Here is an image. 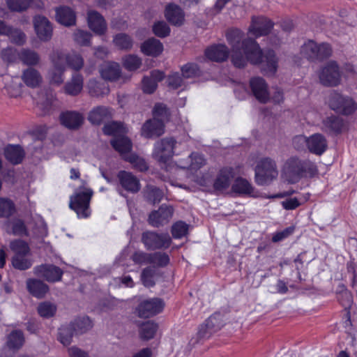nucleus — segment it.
<instances>
[{"instance_id":"f3484780","label":"nucleus","mask_w":357,"mask_h":357,"mask_svg":"<svg viewBox=\"0 0 357 357\" xmlns=\"http://www.w3.org/2000/svg\"><path fill=\"white\" fill-rule=\"evenodd\" d=\"M36 33L40 40L48 41L52 36V26L49 20L40 15L33 20Z\"/></svg>"},{"instance_id":"473e14b6","label":"nucleus","mask_w":357,"mask_h":357,"mask_svg":"<svg viewBox=\"0 0 357 357\" xmlns=\"http://www.w3.org/2000/svg\"><path fill=\"white\" fill-rule=\"evenodd\" d=\"M111 144L114 149L117 151L124 158V155H128L129 152L132 149V143L130 140L124 136V135H119L114 137Z\"/></svg>"},{"instance_id":"ea45409f","label":"nucleus","mask_w":357,"mask_h":357,"mask_svg":"<svg viewBox=\"0 0 357 357\" xmlns=\"http://www.w3.org/2000/svg\"><path fill=\"white\" fill-rule=\"evenodd\" d=\"M68 54H66L62 50H54L50 56L49 59L52 63V67L66 68Z\"/></svg>"},{"instance_id":"1a4fd4ad","label":"nucleus","mask_w":357,"mask_h":357,"mask_svg":"<svg viewBox=\"0 0 357 357\" xmlns=\"http://www.w3.org/2000/svg\"><path fill=\"white\" fill-rule=\"evenodd\" d=\"M142 241L147 250H155L168 248L172 243V238L167 233L145 231L142 234Z\"/></svg>"},{"instance_id":"37998d69","label":"nucleus","mask_w":357,"mask_h":357,"mask_svg":"<svg viewBox=\"0 0 357 357\" xmlns=\"http://www.w3.org/2000/svg\"><path fill=\"white\" fill-rule=\"evenodd\" d=\"M157 276L158 273L154 267H146L142 272L141 280L145 287H151L155 285Z\"/></svg>"},{"instance_id":"a878e982","label":"nucleus","mask_w":357,"mask_h":357,"mask_svg":"<svg viewBox=\"0 0 357 357\" xmlns=\"http://www.w3.org/2000/svg\"><path fill=\"white\" fill-rule=\"evenodd\" d=\"M229 52L225 45H213L205 51V56L213 61H223L228 57Z\"/></svg>"},{"instance_id":"680f3d73","label":"nucleus","mask_w":357,"mask_h":357,"mask_svg":"<svg viewBox=\"0 0 357 357\" xmlns=\"http://www.w3.org/2000/svg\"><path fill=\"white\" fill-rule=\"evenodd\" d=\"M54 99V96L52 93L48 94L47 92L42 91L38 94V99L36 100V103L41 108L47 110L52 104Z\"/></svg>"},{"instance_id":"c03bdc74","label":"nucleus","mask_w":357,"mask_h":357,"mask_svg":"<svg viewBox=\"0 0 357 357\" xmlns=\"http://www.w3.org/2000/svg\"><path fill=\"white\" fill-rule=\"evenodd\" d=\"M72 325L74 327L75 335L83 334L90 330L92 326V321L88 317H79L75 320Z\"/></svg>"},{"instance_id":"49530a36","label":"nucleus","mask_w":357,"mask_h":357,"mask_svg":"<svg viewBox=\"0 0 357 357\" xmlns=\"http://www.w3.org/2000/svg\"><path fill=\"white\" fill-rule=\"evenodd\" d=\"M144 197L149 202L155 204L161 201L163 192L154 185H147L144 189Z\"/></svg>"},{"instance_id":"de8ad7c7","label":"nucleus","mask_w":357,"mask_h":357,"mask_svg":"<svg viewBox=\"0 0 357 357\" xmlns=\"http://www.w3.org/2000/svg\"><path fill=\"white\" fill-rule=\"evenodd\" d=\"M126 128L120 122L113 121L103 127V132L107 135H113L114 137L126 133Z\"/></svg>"},{"instance_id":"a211bd4d","label":"nucleus","mask_w":357,"mask_h":357,"mask_svg":"<svg viewBox=\"0 0 357 357\" xmlns=\"http://www.w3.org/2000/svg\"><path fill=\"white\" fill-rule=\"evenodd\" d=\"M250 86L253 95L260 102L266 103L270 100L268 86L263 78L259 77L252 78Z\"/></svg>"},{"instance_id":"a18cd8bd","label":"nucleus","mask_w":357,"mask_h":357,"mask_svg":"<svg viewBox=\"0 0 357 357\" xmlns=\"http://www.w3.org/2000/svg\"><path fill=\"white\" fill-rule=\"evenodd\" d=\"M158 330V325L153 321H146L139 329L140 337L144 340L152 339Z\"/></svg>"},{"instance_id":"6e6d98bb","label":"nucleus","mask_w":357,"mask_h":357,"mask_svg":"<svg viewBox=\"0 0 357 357\" xmlns=\"http://www.w3.org/2000/svg\"><path fill=\"white\" fill-rule=\"evenodd\" d=\"M169 263V257L165 252H156L151 254L150 264L164 267Z\"/></svg>"},{"instance_id":"c9c22d12","label":"nucleus","mask_w":357,"mask_h":357,"mask_svg":"<svg viewBox=\"0 0 357 357\" xmlns=\"http://www.w3.org/2000/svg\"><path fill=\"white\" fill-rule=\"evenodd\" d=\"M84 79L80 74H75L64 86L65 92L70 96L79 94L83 88Z\"/></svg>"},{"instance_id":"e2e57ef3","label":"nucleus","mask_w":357,"mask_h":357,"mask_svg":"<svg viewBox=\"0 0 357 357\" xmlns=\"http://www.w3.org/2000/svg\"><path fill=\"white\" fill-rule=\"evenodd\" d=\"M153 118L156 120L162 121L163 123L167 120L169 113L167 107L162 103H158L155 105L153 111Z\"/></svg>"},{"instance_id":"2eb2a0df","label":"nucleus","mask_w":357,"mask_h":357,"mask_svg":"<svg viewBox=\"0 0 357 357\" xmlns=\"http://www.w3.org/2000/svg\"><path fill=\"white\" fill-rule=\"evenodd\" d=\"M174 209L170 206L162 205L158 211L152 212L149 218L150 225L158 227L167 223L172 218Z\"/></svg>"},{"instance_id":"13d9d810","label":"nucleus","mask_w":357,"mask_h":357,"mask_svg":"<svg viewBox=\"0 0 357 357\" xmlns=\"http://www.w3.org/2000/svg\"><path fill=\"white\" fill-rule=\"evenodd\" d=\"M7 36L12 43L18 45H22L26 42V35L18 29L10 27Z\"/></svg>"},{"instance_id":"3c124183","label":"nucleus","mask_w":357,"mask_h":357,"mask_svg":"<svg viewBox=\"0 0 357 357\" xmlns=\"http://www.w3.org/2000/svg\"><path fill=\"white\" fill-rule=\"evenodd\" d=\"M15 210V204L10 199L0 197V218L10 217Z\"/></svg>"},{"instance_id":"4d7b16f0","label":"nucleus","mask_w":357,"mask_h":357,"mask_svg":"<svg viewBox=\"0 0 357 357\" xmlns=\"http://www.w3.org/2000/svg\"><path fill=\"white\" fill-rule=\"evenodd\" d=\"M31 0H7L8 8L15 12H22L26 10L31 3Z\"/></svg>"},{"instance_id":"774afa93","label":"nucleus","mask_w":357,"mask_h":357,"mask_svg":"<svg viewBox=\"0 0 357 357\" xmlns=\"http://www.w3.org/2000/svg\"><path fill=\"white\" fill-rule=\"evenodd\" d=\"M5 89L10 97H17L21 93V84L19 82L17 78H13L11 79V84H6Z\"/></svg>"},{"instance_id":"f704fd0d","label":"nucleus","mask_w":357,"mask_h":357,"mask_svg":"<svg viewBox=\"0 0 357 357\" xmlns=\"http://www.w3.org/2000/svg\"><path fill=\"white\" fill-rule=\"evenodd\" d=\"M89 93L93 97H101L109 93L108 85L103 82L91 79L87 84Z\"/></svg>"},{"instance_id":"603ef678","label":"nucleus","mask_w":357,"mask_h":357,"mask_svg":"<svg viewBox=\"0 0 357 357\" xmlns=\"http://www.w3.org/2000/svg\"><path fill=\"white\" fill-rule=\"evenodd\" d=\"M56 312V305L48 301L43 302L38 306V312L43 318H50L55 314Z\"/></svg>"},{"instance_id":"bf43d9fd","label":"nucleus","mask_w":357,"mask_h":357,"mask_svg":"<svg viewBox=\"0 0 357 357\" xmlns=\"http://www.w3.org/2000/svg\"><path fill=\"white\" fill-rule=\"evenodd\" d=\"M188 225L182 221L174 223L172 227V234L174 238H181L188 234Z\"/></svg>"},{"instance_id":"b1692460","label":"nucleus","mask_w":357,"mask_h":357,"mask_svg":"<svg viewBox=\"0 0 357 357\" xmlns=\"http://www.w3.org/2000/svg\"><path fill=\"white\" fill-rule=\"evenodd\" d=\"M60 120L61 123L66 128L76 129L82 124L84 118L79 112L68 111L61 114Z\"/></svg>"},{"instance_id":"423d86ee","label":"nucleus","mask_w":357,"mask_h":357,"mask_svg":"<svg viewBox=\"0 0 357 357\" xmlns=\"http://www.w3.org/2000/svg\"><path fill=\"white\" fill-rule=\"evenodd\" d=\"M327 102L332 110L343 116L352 115L357 111V102L353 98L336 91L330 93Z\"/></svg>"},{"instance_id":"a19ab883","label":"nucleus","mask_w":357,"mask_h":357,"mask_svg":"<svg viewBox=\"0 0 357 357\" xmlns=\"http://www.w3.org/2000/svg\"><path fill=\"white\" fill-rule=\"evenodd\" d=\"M75 335L74 327L70 324L63 325L59 329L58 340L64 346H68Z\"/></svg>"},{"instance_id":"4c0bfd02","label":"nucleus","mask_w":357,"mask_h":357,"mask_svg":"<svg viewBox=\"0 0 357 357\" xmlns=\"http://www.w3.org/2000/svg\"><path fill=\"white\" fill-rule=\"evenodd\" d=\"M18 55L20 60L26 66H36L40 61L38 52L30 49H22Z\"/></svg>"},{"instance_id":"5fc2aeb1","label":"nucleus","mask_w":357,"mask_h":357,"mask_svg":"<svg viewBox=\"0 0 357 357\" xmlns=\"http://www.w3.org/2000/svg\"><path fill=\"white\" fill-rule=\"evenodd\" d=\"M189 158H190V162L181 165V168H189L191 170H197L205 164L204 158L199 153H192Z\"/></svg>"},{"instance_id":"bb28decb","label":"nucleus","mask_w":357,"mask_h":357,"mask_svg":"<svg viewBox=\"0 0 357 357\" xmlns=\"http://www.w3.org/2000/svg\"><path fill=\"white\" fill-rule=\"evenodd\" d=\"M88 24L90 29L98 34H102L107 26L105 20L98 13L91 10L88 13Z\"/></svg>"},{"instance_id":"69168bd1","label":"nucleus","mask_w":357,"mask_h":357,"mask_svg":"<svg viewBox=\"0 0 357 357\" xmlns=\"http://www.w3.org/2000/svg\"><path fill=\"white\" fill-rule=\"evenodd\" d=\"M153 31L157 36L164 38L169 34L170 29L166 22L159 21L153 24Z\"/></svg>"},{"instance_id":"9b49d317","label":"nucleus","mask_w":357,"mask_h":357,"mask_svg":"<svg viewBox=\"0 0 357 357\" xmlns=\"http://www.w3.org/2000/svg\"><path fill=\"white\" fill-rule=\"evenodd\" d=\"M119 188L118 190L121 196H124L123 191L130 194H136L141 189L139 179L132 172L121 170L116 176Z\"/></svg>"},{"instance_id":"4468645a","label":"nucleus","mask_w":357,"mask_h":357,"mask_svg":"<svg viewBox=\"0 0 357 357\" xmlns=\"http://www.w3.org/2000/svg\"><path fill=\"white\" fill-rule=\"evenodd\" d=\"M273 23L265 17H253L249 33L256 38L267 35L273 28Z\"/></svg>"},{"instance_id":"338daca9","label":"nucleus","mask_w":357,"mask_h":357,"mask_svg":"<svg viewBox=\"0 0 357 357\" xmlns=\"http://www.w3.org/2000/svg\"><path fill=\"white\" fill-rule=\"evenodd\" d=\"M181 72L184 78H190L199 74V68L195 63H187L182 67Z\"/></svg>"},{"instance_id":"dca6fc26","label":"nucleus","mask_w":357,"mask_h":357,"mask_svg":"<svg viewBox=\"0 0 357 357\" xmlns=\"http://www.w3.org/2000/svg\"><path fill=\"white\" fill-rule=\"evenodd\" d=\"M222 326V315L220 313H214L200 326L198 334L201 337H209L213 333L219 330Z\"/></svg>"},{"instance_id":"72a5a7b5","label":"nucleus","mask_w":357,"mask_h":357,"mask_svg":"<svg viewBox=\"0 0 357 357\" xmlns=\"http://www.w3.org/2000/svg\"><path fill=\"white\" fill-rule=\"evenodd\" d=\"M4 155L10 162L17 165L22 162L24 152L20 146L8 145L4 149Z\"/></svg>"},{"instance_id":"864d4df0","label":"nucleus","mask_w":357,"mask_h":357,"mask_svg":"<svg viewBox=\"0 0 357 357\" xmlns=\"http://www.w3.org/2000/svg\"><path fill=\"white\" fill-rule=\"evenodd\" d=\"M66 63L73 70L78 71L84 66V59L80 54L71 52L68 54Z\"/></svg>"},{"instance_id":"f03ea898","label":"nucleus","mask_w":357,"mask_h":357,"mask_svg":"<svg viewBox=\"0 0 357 357\" xmlns=\"http://www.w3.org/2000/svg\"><path fill=\"white\" fill-rule=\"evenodd\" d=\"M282 176L290 184L298 183L303 178H313L318 174L316 163L297 155L287 158L281 169Z\"/></svg>"},{"instance_id":"aec40b11","label":"nucleus","mask_w":357,"mask_h":357,"mask_svg":"<svg viewBox=\"0 0 357 357\" xmlns=\"http://www.w3.org/2000/svg\"><path fill=\"white\" fill-rule=\"evenodd\" d=\"M234 176V172L232 167L222 168L214 181V190L217 192H222L228 189Z\"/></svg>"},{"instance_id":"58836bf2","label":"nucleus","mask_w":357,"mask_h":357,"mask_svg":"<svg viewBox=\"0 0 357 357\" xmlns=\"http://www.w3.org/2000/svg\"><path fill=\"white\" fill-rule=\"evenodd\" d=\"M113 43L118 49L128 51L132 49L134 42L131 36L121 33L114 36Z\"/></svg>"},{"instance_id":"4be33fe9","label":"nucleus","mask_w":357,"mask_h":357,"mask_svg":"<svg viewBox=\"0 0 357 357\" xmlns=\"http://www.w3.org/2000/svg\"><path fill=\"white\" fill-rule=\"evenodd\" d=\"M321 129L327 133L337 135L346 129V124L342 118L332 115L323 120Z\"/></svg>"},{"instance_id":"412c9836","label":"nucleus","mask_w":357,"mask_h":357,"mask_svg":"<svg viewBox=\"0 0 357 357\" xmlns=\"http://www.w3.org/2000/svg\"><path fill=\"white\" fill-rule=\"evenodd\" d=\"M165 131V123L155 119L146 121L142 128V135L146 138L162 135Z\"/></svg>"},{"instance_id":"7ed1b4c3","label":"nucleus","mask_w":357,"mask_h":357,"mask_svg":"<svg viewBox=\"0 0 357 357\" xmlns=\"http://www.w3.org/2000/svg\"><path fill=\"white\" fill-rule=\"evenodd\" d=\"M93 194V190L84 183L70 197L69 206L76 213L79 218H86L90 216V201Z\"/></svg>"},{"instance_id":"20e7f679","label":"nucleus","mask_w":357,"mask_h":357,"mask_svg":"<svg viewBox=\"0 0 357 357\" xmlns=\"http://www.w3.org/2000/svg\"><path fill=\"white\" fill-rule=\"evenodd\" d=\"M278 174L275 160L264 157L257 161L255 168V180L259 185H268L277 179Z\"/></svg>"},{"instance_id":"09e8293b","label":"nucleus","mask_w":357,"mask_h":357,"mask_svg":"<svg viewBox=\"0 0 357 357\" xmlns=\"http://www.w3.org/2000/svg\"><path fill=\"white\" fill-rule=\"evenodd\" d=\"M124 160L129 162L132 165V167L139 172H145L149 169V165L146 160L135 154L124 155Z\"/></svg>"},{"instance_id":"8fccbe9b","label":"nucleus","mask_w":357,"mask_h":357,"mask_svg":"<svg viewBox=\"0 0 357 357\" xmlns=\"http://www.w3.org/2000/svg\"><path fill=\"white\" fill-rule=\"evenodd\" d=\"M66 69L52 67L47 72V79L52 84L60 85L64 81Z\"/></svg>"},{"instance_id":"f8f14e48","label":"nucleus","mask_w":357,"mask_h":357,"mask_svg":"<svg viewBox=\"0 0 357 357\" xmlns=\"http://www.w3.org/2000/svg\"><path fill=\"white\" fill-rule=\"evenodd\" d=\"M164 307L161 299L153 298L142 301L137 307L139 317L149 318L160 313Z\"/></svg>"},{"instance_id":"0e129e2a","label":"nucleus","mask_w":357,"mask_h":357,"mask_svg":"<svg viewBox=\"0 0 357 357\" xmlns=\"http://www.w3.org/2000/svg\"><path fill=\"white\" fill-rule=\"evenodd\" d=\"M91 36V35L89 32L80 29L77 30L73 35L75 43L82 46L90 45Z\"/></svg>"},{"instance_id":"6e6552de","label":"nucleus","mask_w":357,"mask_h":357,"mask_svg":"<svg viewBox=\"0 0 357 357\" xmlns=\"http://www.w3.org/2000/svg\"><path fill=\"white\" fill-rule=\"evenodd\" d=\"M318 75L320 83L325 86H337L341 83L342 72L335 61L326 63Z\"/></svg>"},{"instance_id":"0eeeda50","label":"nucleus","mask_w":357,"mask_h":357,"mask_svg":"<svg viewBox=\"0 0 357 357\" xmlns=\"http://www.w3.org/2000/svg\"><path fill=\"white\" fill-rule=\"evenodd\" d=\"M301 54L309 60H322L331 55L332 49L328 43L318 45L314 40H310L302 45Z\"/></svg>"},{"instance_id":"9d476101","label":"nucleus","mask_w":357,"mask_h":357,"mask_svg":"<svg viewBox=\"0 0 357 357\" xmlns=\"http://www.w3.org/2000/svg\"><path fill=\"white\" fill-rule=\"evenodd\" d=\"M176 142L173 138H163L154 144L152 156L160 164H166L173 156Z\"/></svg>"},{"instance_id":"39448f33","label":"nucleus","mask_w":357,"mask_h":357,"mask_svg":"<svg viewBox=\"0 0 357 357\" xmlns=\"http://www.w3.org/2000/svg\"><path fill=\"white\" fill-rule=\"evenodd\" d=\"M10 248L14 252L11 259L13 266L20 271L29 269L33 264L31 252L29 245L21 240H15L10 243Z\"/></svg>"},{"instance_id":"f257e3e1","label":"nucleus","mask_w":357,"mask_h":357,"mask_svg":"<svg viewBox=\"0 0 357 357\" xmlns=\"http://www.w3.org/2000/svg\"><path fill=\"white\" fill-rule=\"evenodd\" d=\"M227 39L231 47V61L238 68L244 67L248 61L261 63L262 69L267 75H273L278 68V58L272 50L262 54L258 43L250 38H244L243 33L238 29L227 32Z\"/></svg>"},{"instance_id":"ddd939ff","label":"nucleus","mask_w":357,"mask_h":357,"mask_svg":"<svg viewBox=\"0 0 357 357\" xmlns=\"http://www.w3.org/2000/svg\"><path fill=\"white\" fill-rule=\"evenodd\" d=\"M33 273L36 276L43 278L47 282H55L61 280L62 270L52 264H42L33 268Z\"/></svg>"},{"instance_id":"7c9ffc66","label":"nucleus","mask_w":357,"mask_h":357,"mask_svg":"<svg viewBox=\"0 0 357 357\" xmlns=\"http://www.w3.org/2000/svg\"><path fill=\"white\" fill-rule=\"evenodd\" d=\"M167 20L174 25H181L184 20V13L181 8L175 4H169L165 9Z\"/></svg>"},{"instance_id":"393cba45","label":"nucleus","mask_w":357,"mask_h":357,"mask_svg":"<svg viewBox=\"0 0 357 357\" xmlns=\"http://www.w3.org/2000/svg\"><path fill=\"white\" fill-rule=\"evenodd\" d=\"M100 73L104 79L114 81L120 77L121 68L117 63L105 62L100 68Z\"/></svg>"},{"instance_id":"c756f323","label":"nucleus","mask_w":357,"mask_h":357,"mask_svg":"<svg viewBox=\"0 0 357 357\" xmlns=\"http://www.w3.org/2000/svg\"><path fill=\"white\" fill-rule=\"evenodd\" d=\"M26 287L30 294L38 298L44 297L49 291V287L46 284L36 279L27 280Z\"/></svg>"},{"instance_id":"6ab92c4d","label":"nucleus","mask_w":357,"mask_h":357,"mask_svg":"<svg viewBox=\"0 0 357 357\" xmlns=\"http://www.w3.org/2000/svg\"><path fill=\"white\" fill-rule=\"evenodd\" d=\"M114 110L107 106H98L92 109L88 115V120L94 125H100L112 119Z\"/></svg>"},{"instance_id":"e433bc0d","label":"nucleus","mask_w":357,"mask_h":357,"mask_svg":"<svg viewBox=\"0 0 357 357\" xmlns=\"http://www.w3.org/2000/svg\"><path fill=\"white\" fill-rule=\"evenodd\" d=\"M231 189L234 192L239 195L253 196L255 192V188L252 185L243 178H237L232 185Z\"/></svg>"},{"instance_id":"2f4dec72","label":"nucleus","mask_w":357,"mask_h":357,"mask_svg":"<svg viewBox=\"0 0 357 357\" xmlns=\"http://www.w3.org/2000/svg\"><path fill=\"white\" fill-rule=\"evenodd\" d=\"M141 50L146 55L157 56L163 51V45L160 40L150 38L142 44Z\"/></svg>"},{"instance_id":"5701e85b","label":"nucleus","mask_w":357,"mask_h":357,"mask_svg":"<svg viewBox=\"0 0 357 357\" xmlns=\"http://www.w3.org/2000/svg\"><path fill=\"white\" fill-rule=\"evenodd\" d=\"M327 140L319 133L312 135L308 137L307 150L317 155H322L327 149Z\"/></svg>"},{"instance_id":"79ce46f5","label":"nucleus","mask_w":357,"mask_h":357,"mask_svg":"<svg viewBox=\"0 0 357 357\" xmlns=\"http://www.w3.org/2000/svg\"><path fill=\"white\" fill-rule=\"evenodd\" d=\"M24 342V337L21 331H14L8 336L7 346L11 349H19L22 347Z\"/></svg>"},{"instance_id":"c85d7f7f","label":"nucleus","mask_w":357,"mask_h":357,"mask_svg":"<svg viewBox=\"0 0 357 357\" xmlns=\"http://www.w3.org/2000/svg\"><path fill=\"white\" fill-rule=\"evenodd\" d=\"M22 79L27 86L36 88L42 82V76L36 69L28 68L22 72Z\"/></svg>"},{"instance_id":"cd10ccee","label":"nucleus","mask_w":357,"mask_h":357,"mask_svg":"<svg viewBox=\"0 0 357 357\" xmlns=\"http://www.w3.org/2000/svg\"><path fill=\"white\" fill-rule=\"evenodd\" d=\"M56 18L59 23L69 26L75 24V12L69 7H61L56 10Z\"/></svg>"},{"instance_id":"052dcab7","label":"nucleus","mask_w":357,"mask_h":357,"mask_svg":"<svg viewBox=\"0 0 357 357\" xmlns=\"http://www.w3.org/2000/svg\"><path fill=\"white\" fill-rule=\"evenodd\" d=\"M123 66L129 70H135L139 68L142 60L135 55L129 54L123 58Z\"/></svg>"}]
</instances>
